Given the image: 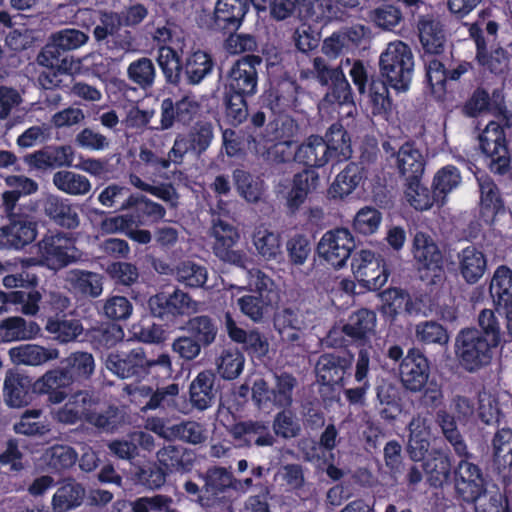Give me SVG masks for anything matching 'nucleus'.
I'll return each mask as SVG.
<instances>
[{
  "instance_id": "1",
  "label": "nucleus",
  "mask_w": 512,
  "mask_h": 512,
  "mask_svg": "<svg viewBox=\"0 0 512 512\" xmlns=\"http://www.w3.org/2000/svg\"><path fill=\"white\" fill-rule=\"evenodd\" d=\"M505 333L495 312L483 309L478 315V328L461 329L455 338V355L460 367L475 373L489 366L502 343L512 341Z\"/></svg>"
},
{
  "instance_id": "2",
  "label": "nucleus",
  "mask_w": 512,
  "mask_h": 512,
  "mask_svg": "<svg viewBox=\"0 0 512 512\" xmlns=\"http://www.w3.org/2000/svg\"><path fill=\"white\" fill-rule=\"evenodd\" d=\"M38 263L34 258L23 260L20 271L6 275L3 278V285L8 288H21L10 292L0 291V301L3 305H20V310L25 315H35L39 311V302L42 298L37 290L39 276L37 273Z\"/></svg>"
},
{
  "instance_id": "3",
  "label": "nucleus",
  "mask_w": 512,
  "mask_h": 512,
  "mask_svg": "<svg viewBox=\"0 0 512 512\" xmlns=\"http://www.w3.org/2000/svg\"><path fill=\"white\" fill-rule=\"evenodd\" d=\"M380 73L395 90L405 92L409 89L413 71L414 56L411 48L397 40L388 43L379 58Z\"/></svg>"
},
{
  "instance_id": "4",
  "label": "nucleus",
  "mask_w": 512,
  "mask_h": 512,
  "mask_svg": "<svg viewBox=\"0 0 512 512\" xmlns=\"http://www.w3.org/2000/svg\"><path fill=\"white\" fill-rule=\"evenodd\" d=\"M147 304L151 316L168 328L176 327L183 317L198 310V303L189 293L179 288H175L172 293H157L149 298Z\"/></svg>"
},
{
  "instance_id": "5",
  "label": "nucleus",
  "mask_w": 512,
  "mask_h": 512,
  "mask_svg": "<svg viewBox=\"0 0 512 512\" xmlns=\"http://www.w3.org/2000/svg\"><path fill=\"white\" fill-rule=\"evenodd\" d=\"M40 263L59 270L77 261L76 237L73 233L48 231L38 242Z\"/></svg>"
},
{
  "instance_id": "6",
  "label": "nucleus",
  "mask_w": 512,
  "mask_h": 512,
  "mask_svg": "<svg viewBox=\"0 0 512 512\" xmlns=\"http://www.w3.org/2000/svg\"><path fill=\"white\" fill-rule=\"evenodd\" d=\"M412 254L423 281L436 285L444 279L443 254L430 235L421 231L414 235Z\"/></svg>"
},
{
  "instance_id": "7",
  "label": "nucleus",
  "mask_w": 512,
  "mask_h": 512,
  "mask_svg": "<svg viewBox=\"0 0 512 512\" xmlns=\"http://www.w3.org/2000/svg\"><path fill=\"white\" fill-rule=\"evenodd\" d=\"M226 203L219 199L217 203V218H213L212 235L214 237V254L224 262L242 266L245 261V254L235 250L233 247L238 242L240 235L237 228L228 220L222 217L229 216ZM216 212V210H213Z\"/></svg>"
},
{
  "instance_id": "8",
  "label": "nucleus",
  "mask_w": 512,
  "mask_h": 512,
  "mask_svg": "<svg viewBox=\"0 0 512 512\" xmlns=\"http://www.w3.org/2000/svg\"><path fill=\"white\" fill-rule=\"evenodd\" d=\"M460 461L453 469V484L458 499L468 504L475 503L487 492L486 481L481 468L470 460L473 454L458 456Z\"/></svg>"
},
{
  "instance_id": "9",
  "label": "nucleus",
  "mask_w": 512,
  "mask_h": 512,
  "mask_svg": "<svg viewBox=\"0 0 512 512\" xmlns=\"http://www.w3.org/2000/svg\"><path fill=\"white\" fill-rule=\"evenodd\" d=\"M351 269L357 280L370 290H380L390 275L385 260L370 250L356 253L351 261Z\"/></svg>"
},
{
  "instance_id": "10",
  "label": "nucleus",
  "mask_w": 512,
  "mask_h": 512,
  "mask_svg": "<svg viewBox=\"0 0 512 512\" xmlns=\"http://www.w3.org/2000/svg\"><path fill=\"white\" fill-rule=\"evenodd\" d=\"M355 247L354 239L346 228L327 231L317 246L321 258L334 269L342 268Z\"/></svg>"
},
{
  "instance_id": "11",
  "label": "nucleus",
  "mask_w": 512,
  "mask_h": 512,
  "mask_svg": "<svg viewBox=\"0 0 512 512\" xmlns=\"http://www.w3.org/2000/svg\"><path fill=\"white\" fill-rule=\"evenodd\" d=\"M314 312L301 307H285L275 313L273 324L281 339L288 343L297 342L306 330L312 327Z\"/></svg>"
},
{
  "instance_id": "12",
  "label": "nucleus",
  "mask_w": 512,
  "mask_h": 512,
  "mask_svg": "<svg viewBox=\"0 0 512 512\" xmlns=\"http://www.w3.org/2000/svg\"><path fill=\"white\" fill-rule=\"evenodd\" d=\"M353 360L354 355L350 351L323 353L315 366L318 382L344 387L345 377L351 376Z\"/></svg>"
},
{
  "instance_id": "13",
  "label": "nucleus",
  "mask_w": 512,
  "mask_h": 512,
  "mask_svg": "<svg viewBox=\"0 0 512 512\" xmlns=\"http://www.w3.org/2000/svg\"><path fill=\"white\" fill-rule=\"evenodd\" d=\"M146 352L141 346L129 350H116L106 359V368L120 379L141 382L144 379Z\"/></svg>"
},
{
  "instance_id": "14",
  "label": "nucleus",
  "mask_w": 512,
  "mask_h": 512,
  "mask_svg": "<svg viewBox=\"0 0 512 512\" xmlns=\"http://www.w3.org/2000/svg\"><path fill=\"white\" fill-rule=\"evenodd\" d=\"M482 152L489 157L492 172L503 174L509 166L508 150L505 144L504 131L500 124L491 121L479 135Z\"/></svg>"
},
{
  "instance_id": "15",
  "label": "nucleus",
  "mask_w": 512,
  "mask_h": 512,
  "mask_svg": "<svg viewBox=\"0 0 512 512\" xmlns=\"http://www.w3.org/2000/svg\"><path fill=\"white\" fill-rule=\"evenodd\" d=\"M402 386L410 392H421L430 376V361L418 348H410L399 365Z\"/></svg>"
},
{
  "instance_id": "16",
  "label": "nucleus",
  "mask_w": 512,
  "mask_h": 512,
  "mask_svg": "<svg viewBox=\"0 0 512 512\" xmlns=\"http://www.w3.org/2000/svg\"><path fill=\"white\" fill-rule=\"evenodd\" d=\"M262 59L256 55H247L237 60L226 77V87L230 93L253 95L257 91V66Z\"/></svg>"
},
{
  "instance_id": "17",
  "label": "nucleus",
  "mask_w": 512,
  "mask_h": 512,
  "mask_svg": "<svg viewBox=\"0 0 512 512\" xmlns=\"http://www.w3.org/2000/svg\"><path fill=\"white\" fill-rule=\"evenodd\" d=\"M489 292L496 305V311L506 320L507 335L512 340V270L499 265L491 278Z\"/></svg>"
},
{
  "instance_id": "18",
  "label": "nucleus",
  "mask_w": 512,
  "mask_h": 512,
  "mask_svg": "<svg viewBox=\"0 0 512 512\" xmlns=\"http://www.w3.org/2000/svg\"><path fill=\"white\" fill-rule=\"evenodd\" d=\"M200 477L204 482V495L202 501L206 508H215L226 505L228 494L233 491V473L225 467L212 466Z\"/></svg>"
},
{
  "instance_id": "19",
  "label": "nucleus",
  "mask_w": 512,
  "mask_h": 512,
  "mask_svg": "<svg viewBox=\"0 0 512 512\" xmlns=\"http://www.w3.org/2000/svg\"><path fill=\"white\" fill-rule=\"evenodd\" d=\"M395 165L406 181L407 188L417 192L421 185V178L425 170V158L422 152L413 143H404L396 153Z\"/></svg>"
},
{
  "instance_id": "20",
  "label": "nucleus",
  "mask_w": 512,
  "mask_h": 512,
  "mask_svg": "<svg viewBox=\"0 0 512 512\" xmlns=\"http://www.w3.org/2000/svg\"><path fill=\"white\" fill-rule=\"evenodd\" d=\"M228 431L241 446L271 447L276 442L269 422L263 420L239 421L231 425Z\"/></svg>"
},
{
  "instance_id": "21",
  "label": "nucleus",
  "mask_w": 512,
  "mask_h": 512,
  "mask_svg": "<svg viewBox=\"0 0 512 512\" xmlns=\"http://www.w3.org/2000/svg\"><path fill=\"white\" fill-rule=\"evenodd\" d=\"M199 104L191 95H185L177 101L165 98L160 105V126L156 129L168 130L175 122L190 123L198 113Z\"/></svg>"
},
{
  "instance_id": "22",
  "label": "nucleus",
  "mask_w": 512,
  "mask_h": 512,
  "mask_svg": "<svg viewBox=\"0 0 512 512\" xmlns=\"http://www.w3.org/2000/svg\"><path fill=\"white\" fill-rule=\"evenodd\" d=\"M39 395L35 381L23 373L10 371L4 381L3 396L9 407L20 408L30 404Z\"/></svg>"
},
{
  "instance_id": "23",
  "label": "nucleus",
  "mask_w": 512,
  "mask_h": 512,
  "mask_svg": "<svg viewBox=\"0 0 512 512\" xmlns=\"http://www.w3.org/2000/svg\"><path fill=\"white\" fill-rule=\"evenodd\" d=\"M9 225L0 233V244L14 249H22L32 243L37 235V223L27 214L12 216Z\"/></svg>"
},
{
  "instance_id": "24",
  "label": "nucleus",
  "mask_w": 512,
  "mask_h": 512,
  "mask_svg": "<svg viewBox=\"0 0 512 512\" xmlns=\"http://www.w3.org/2000/svg\"><path fill=\"white\" fill-rule=\"evenodd\" d=\"M376 313L367 308L352 312L342 325L341 332L348 341L364 346L375 333Z\"/></svg>"
},
{
  "instance_id": "25",
  "label": "nucleus",
  "mask_w": 512,
  "mask_h": 512,
  "mask_svg": "<svg viewBox=\"0 0 512 512\" xmlns=\"http://www.w3.org/2000/svg\"><path fill=\"white\" fill-rule=\"evenodd\" d=\"M72 385L74 384L60 366L46 371L35 381L38 394L47 395V401L51 404H60L66 400L72 392Z\"/></svg>"
},
{
  "instance_id": "26",
  "label": "nucleus",
  "mask_w": 512,
  "mask_h": 512,
  "mask_svg": "<svg viewBox=\"0 0 512 512\" xmlns=\"http://www.w3.org/2000/svg\"><path fill=\"white\" fill-rule=\"evenodd\" d=\"M216 373L203 370L191 381L188 395L191 406L198 411H205L215 403L218 389L215 386Z\"/></svg>"
},
{
  "instance_id": "27",
  "label": "nucleus",
  "mask_w": 512,
  "mask_h": 512,
  "mask_svg": "<svg viewBox=\"0 0 512 512\" xmlns=\"http://www.w3.org/2000/svg\"><path fill=\"white\" fill-rule=\"evenodd\" d=\"M493 465L504 482L512 483V429L498 428L491 441Z\"/></svg>"
},
{
  "instance_id": "28",
  "label": "nucleus",
  "mask_w": 512,
  "mask_h": 512,
  "mask_svg": "<svg viewBox=\"0 0 512 512\" xmlns=\"http://www.w3.org/2000/svg\"><path fill=\"white\" fill-rule=\"evenodd\" d=\"M457 259V271L465 283L469 285L478 283L487 270V256L474 245L463 248L457 254Z\"/></svg>"
},
{
  "instance_id": "29",
  "label": "nucleus",
  "mask_w": 512,
  "mask_h": 512,
  "mask_svg": "<svg viewBox=\"0 0 512 512\" xmlns=\"http://www.w3.org/2000/svg\"><path fill=\"white\" fill-rule=\"evenodd\" d=\"M86 497V489L73 477L58 482V487L51 499L53 512H69L80 507Z\"/></svg>"
},
{
  "instance_id": "30",
  "label": "nucleus",
  "mask_w": 512,
  "mask_h": 512,
  "mask_svg": "<svg viewBox=\"0 0 512 512\" xmlns=\"http://www.w3.org/2000/svg\"><path fill=\"white\" fill-rule=\"evenodd\" d=\"M249 8L247 0H217L213 20L217 28L237 30Z\"/></svg>"
},
{
  "instance_id": "31",
  "label": "nucleus",
  "mask_w": 512,
  "mask_h": 512,
  "mask_svg": "<svg viewBox=\"0 0 512 512\" xmlns=\"http://www.w3.org/2000/svg\"><path fill=\"white\" fill-rule=\"evenodd\" d=\"M423 469L429 484L435 488H441L449 482L451 475L453 476L450 456L442 449H432L427 453Z\"/></svg>"
},
{
  "instance_id": "32",
  "label": "nucleus",
  "mask_w": 512,
  "mask_h": 512,
  "mask_svg": "<svg viewBox=\"0 0 512 512\" xmlns=\"http://www.w3.org/2000/svg\"><path fill=\"white\" fill-rule=\"evenodd\" d=\"M329 160L326 142L318 135H310L294 151V161L308 167H323Z\"/></svg>"
},
{
  "instance_id": "33",
  "label": "nucleus",
  "mask_w": 512,
  "mask_h": 512,
  "mask_svg": "<svg viewBox=\"0 0 512 512\" xmlns=\"http://www.w3.org/2000/svg\"><path fill=\"white\" fill-rule=\"evenodd\" d=\"M45 213L56 225L62 228L74 230L80 225L77 206L54 194H49L45 204Z\"/></svg>"
},
{
  "instance_id": "34",
  "label": "nucleus",
  "mask_w": 512,
  "mask_h": 512,
  "mask_svg": "<svg viewBox=\"0 0 512 512\" xmlns=\"http://www.w3.org/2000/svg\"><path fill=\"white\" fill-rule=\"evenodd\" d=\"M59 366L68 375L73 384L81 385L90 380L93 375L95 360L89 352L75 351L61 360Z\"/></svg>"
},
{
  "instance_id": "35",
  "label": "nucleus",
  "mask_w": 512,
  "mask_h": 512,
  "mask_svg": "<svg viewBox=\"0 0 512 512\" xmlns=\"http://www.w3.org/2000/svg\"><path fill=\"white\" fill-rule=\"evenodd\" d=\"M145 224V220L138 214L126 213L111 217L105 221L107 230L123 231L132 240L140 244H148L151 241V233L145 229H138L139 225Z\"/></svg>"
},
{
  "instance_id": "36",
  "label": "nucleus",
  "mask_w": 512,
  "mask_h": 512,
  "mask_svg": "<svg viewBox=\"0 0 512 512\" xmlns=\"http://www.w3.org/2000/svg\"><path fill=\"white\" fill-rule=\"evenodd\" d=\"M73 158L74 150L70 145L49 146L31 155L29 164L38 169L63 167L70 166Z\"/></svg>"
},
{
  "instance_id": "37",
  "label": "nucleus",
  "mask_w": 512,
  "mask_h": 512,
  "mask_svg": "<svg viewBox=\"0 0 512 512\" xmlns=\"http://www.w3.org/2000/svg\"><path fill=\"white\" fill-rule=\"evenodd\" d=\"M157 460L167 475L175 472H188L193 466V458L187 449L181 446H164L157 452Z\"/></svg>"
},
{
  "instance_id": "38",
  "label": "nucleus",
  "mask_w": 512,
  "mask_h": 512,
  "mask_svg": "<svg viewBox=\"0 0 512 512\" xmlns=\"http://www.w3.org/2000/svg\"><path fill=\"white\" fill-rule=\"evenodd\" d=\"M40 327L35 321L19 316L8 317L0 323V342H13L35 338Z\"/></svg>"
},
{
  "instance_id": "39",
  "label": "nucleus",
  "mask_w": 512,
  "mask_h": 512,
  "mask_svg": "<svg viewBox=\"0 0 512 512\" xmlns=\"http://www.w3.org/2000/svg\"><path fill=\"white\" fill-rule=\"evenodd\" d=\"M409 440L407 450L413 461L425 459L430 448V429L420 417L412 418L408 425Z\"/></svg>"
},
{
  "instance_id": "40",
  "label": "nucleus",
  "mask_w": 512,
  "mask_h": 512,
  "mask_svg": "<svg viewBox=\"0 0 512 512\" xmlns=\"http://www.w3.org/2000/svg\"><path fill=\"white\" fill-rule=\"evenodd\" d=\"M420 42L426 52L440 54L446 42L443 26L439 20L424 16L418 22Z\"/></svg>"
},
{
  "instance_id": "41",
  "label": "nucleus",
  "mask_w": 512,
  "mask_h": 512,
  "mask_svg": "<svg viewBox=\"0 0 512 512\" xmlns=\"http://www.w3.org/2000/svg\"><path fill=\"white\" fill-rule=\"evenodd\" d=\"M376 409L382 420L391 423L402 412V403L398 389L390 384L383 383L377 387Z\"/></svg>"
},
{
  "instance_id": "42",
  "label": "nucleus",
  "mask_w": 512,
  "mask_h": 512,
  "mask_svg": "<svg viewBox=\"0 0 512 512\" xmlns=\"http://www.w3.org/2000/svg\"><path fill=\"white\" fill-rule=\"evenodd\" d=\"M179 393L178 384L172 383L163 388H157L155 391L152 387L142 385L136 387L134 392L129 390V394L132 395L135 400L137 396L146 398L147 401L141 408L142 411L155 410L157 408H164L170 401L173 400Z\"/></svg>"
},
{
  "instance_id": "43",
  "label": "nucleus",
  "mask_w": 512,
  "mask_h": 512,
  "mask_svg": "<svg viewBox=\"0 0 512 512\" xmlns=\"http://www.w3.org/2000/svg\"><path fill=\"white\" fill-rule=\"evenodd\" d=\"M87 341L98 351L114 347L124 338L123 328L115 323H101L87 330Z\"/></svg>"
},
{
  "instance_id": "44",
  "label": "nucleus",
  "mask_w": 512,
  "mask_h": 512,
  "mask_svg": "<svg viewBox=\"0 0 512 512\" xmlns=\"http://www.w3.org/2000/svg\"><path fill=\"white\" fill-rule=\"evenodd\" d=\"M56 355V350H49L33 344H23L9 350L11 361L17 365L38 366L55 358Z\"/></svg>"
},
{
  "instance_id": "45",
  "label": "nucleus",
  "mask_w": 512,
  "mask_h": 512,
  "mask_svg": "<svg viewBox=\"0 0 512 512\" xmlns=\"http://www.w3.org/2000/svg\"><path fill=\"white\" fill-rule=\"evenodd\" d=\"M190 336L197 339L206 348L213 344L218 334V327L214 319L207 315H198L189 318L186 323Z\"/></svg>"
},
{
  "instance_id": "46",
  "label": "nucleus",
  "mask_w": 512,
  "mask_h": 512,
  "mask_svg": "<svg viewBox=\"0 0 512 512\" xmlns=\"http://www.w3.org/2000/svg\"><path fill=\"white\" fill-rule=\"evenodd\" d=\"M175 278L187 288H201L207 282L208 271L205 266L186 260L176 266Z\"/></svg>"
},
{
  "instance_id": "47",
  "label": "nucleus",
  "mask_w": 512,
  "mask_h": 512,
  "mask_svg": "<svg viewBox=\"0 0 512 512\" xmlns=\"http://www.w3.org/2000/svg\"><path fill=\"white\" fill-rule=\"evenodd\" d=\"M69 280L73 289L84 296L95 298L102 293V276L96 272L75 269Z\"/></svg>"
},
{
  "instance_id": "48",
  "label": "nucleus",
  "mask_w": 512,
  "mask_h": 512,
  "mask_svg": "<svg viewBox=\"0 0 512 512\" xmlns=\"http://www.w3.org/2000/svg\"><path fill=\"white\" fill-rule=\"evenodd\" d=\"M217 372L225 380L236 379L243 371L245 358L236 348L223 349L217 359Z\"/></svg>"
},
{
  "instance_id": "49",
  "label": "nucleus",
  "mask_w": 512,
  "mask_h": 512,
  "mask_svg": "<svg viewBox=\"0 0 512 512\" xmlns=\"http://www.w3.org/2000/svg\"><path fill=\"white\" fill-rule=\"evenodd\" d=\"M437 421L445 439L453 447L454 453L457 456H468L467 444L457 428L454 416L446 411H440L437 413Z\"/></svg>"
},
{
  "instance_id": "50",
  "label": "nucleus",
  "mask_w": 512,
  "mask_h": 512,
  "mask_svg": "<svg viewBox=\"0 0 512 512\" xmlns=\"http://www.w3.org/2000/svg\"><path fill=\"white\" fill-rule=\"evenodd\" d=\"M326 145L329 158L335 155L338 161L346 160L351 156L350 139L346 131L339 124H333L326 133Z\"/></svg>"
},
{
  "instance_id": "51",
  "label": "nucleus",
  "mask_w": 512,
  "mask_h": 512,
  "mask_svg": "<svg viewBox=\"0 0 512 512\" xmlns=\"http://www.w3.org/2000/svg\"><path fill=\"white\" fill-rule=\"evenodd\" d=\"M254 246L266 260H275L281 255V236L267 229H259L253 235Z\"/></svg>"
},
{
  "instance_id": "52",
  "label": "nucleus",
  "mask_w": 512,
  "mask_h": 512,
  "mask_svg": "<svg viewBox=\"0 0 512 512\" xmlns=\"http://www.w3.org/2000/svg\"><path fill=\"white\" fill-rule=\"evenodd\" d=\"M127 75L133 83L143 89H147L154 84L156 69L151 59L141 57L129 64Z\"/></svg>"
},
{
  "instance_id": "53",
  "label": "nucleus",
  "mask_w": 512,
  "mask_h": 512,
  "mask_svg": "<svg viewBox=\"0 0 512 512\" xmlns=\"http://www.w3.org/2000/svg\"><path fill=\"white\" fill-rule=\"evenodd\" d=\"M251 400L255 408L263 413H270L278 408L274 390L264 378L254 380L251 387Z\"/></svg>"
},
{
  "instance_id": "54",
  "label": "nucleus",
  "mask_w": 512,
  "mask_h": 512,
  "mask_svg": "<svg viewBox=\"0 0 512 512\" xmlns=\"http://www.w3.org/2000/svg\"><path fill=\"white\" fill-rule=\"evenodd\" d=\"M416 339L425 344H438L445 346L449 341L447 329L433 320L419 322L415 327Z\"/></svg>"
},
{
  "instance_id": "55",
  "label": "nucleus",
  "mask_w": 512,
  "mask_h": 512,
  "mask_svg": "<svg viewBox=\"0 0 512 512\" xmlns=\"http://www.w3.org/2000/svg\"><path fill=\"white\" fill-rule=\"evenodd\" d=\"M212 60L203 51L192 53L186 60L185 73L189 83H200L212 70Z\"/></svg>"
},
{
  "instance_id": "56",
  "label": "nucleus",
  "mask_w": 512,
  "mask_h": 512,
  "mask_svg": "<svg viewBox=\"0 0 512 512\" xmlns=\"http://www.w3.org/2000/svg\"><path fill=\"white\" fill-rule=\"evenodd\" d=\"M477 61L485 69L492 73H501L508 66L507 52L502 48H497L490 54L486 52V45L480 38H477Z\"/></svg>"
},
{
  "instance_id": "57",
  "label": "nucleus",
  "mask_w": 512,
  "mask_h": 512,
  "mask_svg": "<svg viewBox=\"0 0 512 512\" xmlns=\"http://www.w3.org/2000/svg\"><path fill=\"white\" fill-rule=\"evenodd\" d=\"M364 170L355 163L348 164L333 182L334 192H352L361 188L364 183Z\"/></svg>"
},
{
  "instance_id": "58",
  "label": "nucleus",
  "mask_w": 512,
  "mask_h": 512,
  "mask_svg": "<svg viewBox=\"0 0 512 512\" xmlns=\"http://www.w3.org/2000/svg\"><path fill=\"white\" fill-rule=\"evenodd\" d=\"M46 330L61 343H68L81 334L83 327L79 320H60L49 317Z\"/></svg>"
},
{
  "instance_id": "59",
  "label": "nucleus",
  "mask_w": 512,
  "mask_h": 512,
  "mask_svg": "<svg viewBox=\"0 0 512 512\" xmlns=\"http://www.w3.org/2000/svg\"><path fill=\"white\" fill-rule=\"evenodd\" d=\"M85 421L99 429L113 432L123 424L124 416L118 407L111 405L103 412H97L95 408Z\"/></svg>"
},
{
  "instance_id": "60",
  "label": "nucleus",
  "mask_w": 512,
  "mask_h": 512,
  "mask_svg": "<svg viewBox=\"0 0 512 512\" xmlns=\"http://www.w3.org/2000/svg\"><path fill=\"white\" fill-rule=\"evenodd\" d=\"M274 393L278 401V409H286L292 405L293 391L298 381L296 377L288 372H280L274 374Z\"/></svg>"
},
{
  "instance_id": "61",
  "label": "nucleus",
  "mask_w": 512,
  "mask_h": 512,
  "mask_svg": "<svg viewBox=\"0 0 512 512\" xmlns=\"http://www.w3.org/2000/svg\"><path fill=\"white\" fill-rule=\"evenodd\" d=\"M167 472L159 467L155 462H148L140 467L134 473L136 483L154 490L160 488L166 481Z\"/></svg>"
},
{
  "instance_id": "62",
  "label": "nucleus",
  "mask_w": 512,
  "mask_h": 512,
  "mask_svg": "<svg viewBox=\"0 0 512 512\" xmlns=\"http://www.w3.org/2000/svg\"><path fill=\"white\" fill-rule=\"evenodd\" d=\"M40 409L26 410L20 418V421L15 423L14 431L17 434L26 436H42L49 431L47 425L40 421Z\"/></svg>"
},
{
  "instance_id": "63",
  "label": "nucleus",
  "mask_w": 512,
  "mask_h": 512,
  "mask_svg": "<svg viewBox=\"0 0 512 512\" xmlns=\"http://www.w3.org/2000/svg\"><path fill=\"white\" fill-rule=\"evenodd\" d=\"M382 221V214L376 208L363 207L354 217L353 229L362 235H371L375 233Z\"/></svg>"
},
{
  "instance_id": "64",
  "label": "nucleus",
  "mask_w": 512,
  "mask_h": 512,
  "mask_svg": "<svg viewBox=\"0 0 512 512\" xmlns=\"http://www.w3.org/2000/svg\"><path fill=\"white\" fill-rule=\"evenodd\" d=\"M474 504L475 512H512L507 495L499 490L485 492Z\"/></svg>"
}]
</instances>
